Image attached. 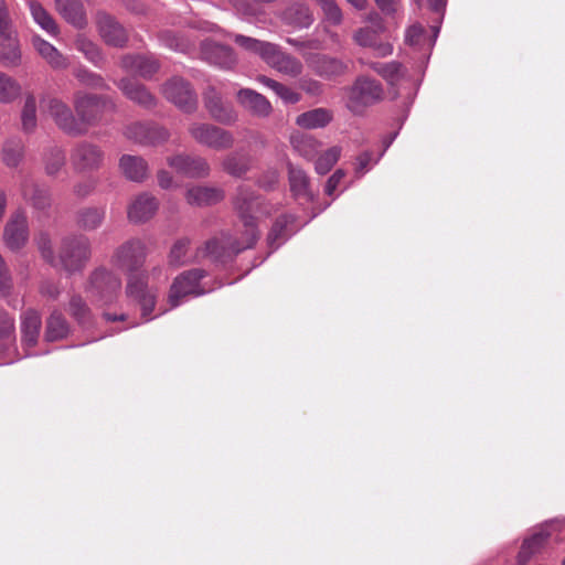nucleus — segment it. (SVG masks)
Here are the masks:
<instances>
[{
  "instance_id": "f257e3e1",
  "label": "nucleus",
  "mask_w": 565,
  "mask_h": 565,
  "mask_svg": "<svg viewBox=\"0 0 565 565\" xmlns=\"http://www.w3.org/2000/svg\"><path fill=\"white\" fill-rule=\"evenodd\" d=\"M233 206L245 227L243 235L245 245L237 246L234 249V252H242L253 247L258 239L257 214L269 215L270 211L263 204L260 196L246 185H239L236 189Z\"/></svg>"
},
{
  "instance_id": "f03ea898",
  "label": "nucleus",
  "mask_w": 565,
  "mask_h": 565,
  "mask_svg": "<svg viewBox=\"0 0 565 565\" xmlns=\"http://www.w3.org/2000/svg\"><path fill=\"white\" fill-rule=\"evenodd\" d=\"M73 107L84 130L83 136L88 134L90 127L102 122L105 113H114L117 108L111 97L84 90L74 93Z\"/></svg>"
},
{
  "instance_id": "7ed1b4c3",
  "label": "nucleus",
  "mask_w": 565,
  "mask_h": 565,
  "mask_svg": "<svg viewBox=\"0 0 565 565\" xmlns=\"http://www.w3.org/2000/svg\"><path fill=\"white\" fill-rule=\"evenodd\" d=\"M90 255L92 247L88 237L85 235L65 236L60 243L55 268L64 270L68 275L82 271Z\"/></svg>"
},
{
  "instance_id": "20e7f679",
  "label": "nucleus",
  "mask_w": 565,
  "mask_h": 565,
  "mask_svg": "<svg viewBox=\"0 0 565 565\" xmlns=\"http://www.w3.org/2000/svg\"><path fill=\"white\" fill-rule=\"evenodd\" d=\"M148 279L166 281L168 279V274L163 266L157 265L153 266L146 276H129L126 287L127 296L138 301L141 307L142 317L145 318H148L152 313L157 298L156 291L150 289L148 286Z\"/></svg>"
},
{
  "instance_id": "39448f33",
  "label": "nucleus",
  "mask_w": 565,
  "mask_h": 565,
  "mask_svg": "<svg viewBox=\"0 0 565 565\" xmlns=\"http://www.w3.org/2000/svg\"><path fill=\"white\" fill-rule=\"evenodd\" d=\"M147 245L137 237H132L120 244L111 255V264L117 269L136 275L146 263Z\"/></svg>"
},
{
  "instance_id": "423d86ee",
  "label": "nucleus",
  "mask_w": 565,
  "mask_h": 565,
  "mask_svg": "<svg viewBox=\"0 0 565 565\" xmlns=\"http://www.w3.org/2000/svg\"><path fill=\"white\" fill-rule=\"evenodd\" d=\"M384 90L376 79L360 76L350 88L348 96V108L354 114H362L363 110L383 99Z\"/></svg>"
},
{
  "instance_id": "0eeeda50",
  "label": "nucleus",
  "mask_w": 565,
  "mask_h": 565,
  "mask_svg": "<svg viewBox=\"0 0 565 565\" xmlns=\"http://www.w3.org/2000/svg\"><path fill=\"white\" fill-rule=\"evenodd\" d=\"M188 132L201 146L221 151L234 146V136L231 131L207 122H192Z\"/></svg>"
},
{
  "instance_id": "6e6552de",
  "label": "nucleus",
  "mask_w": 565,
  "mask_h": 565,
  "mask_svg": "<svg viewBox=\"0 0 565 565\" xmlns=\"http://www.w3.org/2000/svg\"><path fill=\"white\" fill-rule=\"evenodd\" d=\"M206 276V271L201 268H192L178 275L170 287L168 301L172 308L180 305L182 298L186 296H201L205 290L201 287V280Z\"/></svg>"
},
{
  "instance_id": "1a4fd4ad",
  "label": "nucleus",
  "mask_w": 565,
  "mask_h": 565,
  "mask_svg": "<svg viewBox=\"0 0 565 565\" xmlns=\"http://www.w3.org/2000/svg\"><path fill=\"white\" fill-rule=\"evenodd\" d=\"M42 103L58 129L71 137L83 136L84 130L82 129L81 121L77 120L76 113L74 114L65 102L56 97H47Z\"/></svg>"
},
{
  "instance_id": "9d476101",
  "label": "nucleus",
  "mask_w": 565,
  "mask_h": 565,
  "mask_svg": "<svg viewBox=\"0 0 565 565\" xmlns=\"http://www.w3.org/2000/svg\"><path fill=\"white\" fill-rule=\"evenodd\" d=\"M71 164L76 172H93L102 168L105 153L90 141H79L71 150Z\"/></svg>"
},
{
  "instance_id": "9b49d317",
  "label": "nucleus",
  "mask_w": 565,
  "mask_h": 565,
  "mask_svg": "<svg viewBox=\"0 0 565 565\" xmlns=\"http://www.w3.org/2000/svg\"><path fill=\"white\" fill-rule=\"evenodd\" d=\"M164 97L184 113H193L198 107V97L191 84L182 77H172L162 88Z\"/></svg>"
},
{
  "instance_id": "f8f14e48",
  "label": "nucleus",
  "mask_w": 565,
  "mask_h": 565,
  "mask_svg": "<svg viewBox=\"0 0 565 565\" xmlns=\"http://www.w3.org/2000/svg\"><path fill=\"white\" fill-rule=\"evenodd\" d=\"M121 287L120 278L106 268L95 269L88 279L86 291L102 301H110Z\"/></svg>"
},
{
  "instance_id": "ddd939ff",
  "label": "nucleus",
  "mask_w": 565,
  "mask_h": 565,
  "mask_svg": "<svg viewBox=\"0 0 565 565\" xmlns=\"http://www.w3.org/2000/svg\"><path fill=\"white\" fill-rule=\"evenodd\" d=\"M4 245L12 252L22 249L29 241V223L23 210L13 212L3 228Z\"/></svg>"
},
{
  "instance_id": "4468645a",
  "label": "nucleus",
  "mask_w": 565,
  "mask_h": 565,
  "mask_svg": "<svg viewBox=\"0 0 565 565\" xmlns=\"http://www.w3.org/2000/svg\"><path fill=\"white\" fill-rule=\"evenodd\" d=\"M124 136L138 145L157 146L167 141L170 134L166 128L158 125L137 121L124 128Z\"/></svg>"
},
{
  "instance_id": "2eb2a0df",
  "label": "nucleus",
  "mask_w": 565,
  "mask_h": 565,
  "mask_svg": "<svg viewBox=\"0 0 565 565\" xmlns=\"http://www.w3.org/2000/svg\"><path fill=\"white\" fill-rule=\"evenodd\" d=\"M95 19L98 34L107 45L124 47L127 44V30L115 17L105 11H98Z\"/></svg>"
},
{
  "instance_id": "dca6fc26",
  "label": "nucleus",
  "mask_w": 565,
  "mask_h": 565,
  "mask_svg": "<svg viewBox=\"0 0 565 565\" xmlns=\"http://www.w3.org/2000/svg\"><path fill=\"white\" fill-rule=\"evenodd\" d=\"M168 164L178 173L191 179H204L211 173L207 160L200 156L179 153L167 159Z\"/></svg>"
},
{
  "instance_id": "f3484780",
  "label": "nucleus",
  "mask_w": 565,
  "mask_h": 565,
  "mask_svg": "<svg viewBox=\"0 0 565 565\" xmlns=\"http://www.w3.org/2000/svg\"><path fill=\"white\" fill-rule=\"evenodd\" d=\"M200 54L203 61L222 70H232L237 64V56L232 47L212 40L201 43Z\"/></svg>"
},
{
  "instance_id": "a211bd4d",
  "label": "nucleus",
  "mask_w": 565,
  "mask_h": 565,
  "mask_svg": "<svg viewBox=\"0 0 565 565\" xmlns=\"http://www.w3.org/2000/svg\"><path fill=\"white\" fill-rule=\"evenodd\" d=\"M307 66L319 77L331 79L345 74L348 65L340 58L320 54L310 53L305 56Z\"/></svg>"
},
{
  "instance_id": "6ab92c4d",
  "label": "nucleus",
  "mask_w": 565,
  "mask_h": 565,
  "mask_svg": "<svg viewBox=\"0 0 565 565\" xmlns=\"http://www.w3.org/2000/svg\"><path fill=\"white\" fill-rule=\"evenodd\" d=\"M204 106L210 116L222 125H233L237 121L238 115L232 105L223 102L221 94L212 86L203 94Z\"/></svg>"
},
{
  "instance_id": "aec40b11",
  "label": "nucleus",
  "mask_w": 565,
  "mask_h": 565,
  "mask_svg": "<svg viewBox=\"0 0 565 565\" xmlns=\"http://www.w3.org/2000/svg\"><path fill=\"white\" fill-rule=\"evenodd\" d=\"M264 62L277 72L290 76L298 77L303 72L302 62L296 56L288 54L273 43Z\"/></svg>"
},
{
  "instance_id": "412c9836",
  "label": "nucleus",
  "mask_w": 565,
  "mask_h": 565,
  "mask_svg": "<svg viewBox=\"0 0 565 565\" xmlns=\"http://www.w3.org/2000/svg\"><path fill=\"white\" fill-rule=\"evenodd\" d=\"M282 24L297 30L308 29L315 21L310 7L300 0L287 4L277 15Z\"/></svg>"
},
{
  "instance_id": "4be33fe9",
  "label": "nucleus",
  "mask_w": 565,
  "mask_h": 565,
  "mask_svg": "<svg viewBox=\"0 0 565 565\" xmlns=\"http://www.w3.org/2000/svg\"><path fill=\"white\" fill-rule=\"evenodd\" d=\"M158 209V199L149 192H141L128 205L127 217L134 224H142L151 220Z\"/></svg>"
},
{
  "instance_id": "5701e85b",
  "label": "nucleus",
  "mask_w": 565,
  "mask_h": 565,
  "mask_svg": "<svg viewBox=\"0 0 565 565\" xmlns=\"http://www.w3.org/2000/svg\"><path fill=\"white\" fill-rule=\"evenodd\" d=\"M23 200L38 212H47L52 205V194L47 186L40 185L31 179H23L20 184Z\"/></svg>"
},
{
  "instance_id": "b1692460",
  "label": "nucleus",
  "mask_w": 565,
  "mask_h": 565,
  "mask_svg": "<svg viewBox=\"0 0 565 565\" xmlns=\"http://www.w3.org/2000/svg\"><path fill=\"white\" fill-rule=\"evenodd\" d=\"M237 103L252 116L268 117L273 107L270 102L262 94L250 88H242L236 94Z\"/></svg>"
},
{
  "instance_id": "393cba45",
  "label": "nucleus",
  "mask_w": 565,
  "mask_h": 565,
  "mask_svg": "<svg viewBox=\"0 0 565 565\" xmlns=\"http://www.w3.org/2000/svg\"><path fill=\"white\" fill-rule=\"evenodd\" d=\"M116 84L122 94L138 106L151 109L157 105L156 97L145 85L128 77L121 78Z\"/></svg>"
},
{
  "instance_id": "a878e982",
  "label": "nucleus",
  "mask_w": 565,
  "mask_h": 565,
  "mask_svg": "<svg viewBox=\"0 0 565 565\" xmlns=\"http://www.w3.org/2000/svg\"><path fill=\"white\" fill-rule=\"evenodd\" d=\"M225 192L218 186L193 185L185 191V201L192 206H209L224 200Z\"/></svg>"
},
{
  "instance_id": "bb28decb",
  "label": "nucleus",
  "mask_w": 565,
  "mask_h": 565,
  "mask_svg": "<svg viewBox=\"0 0 565 565\" xmlns=\"http://www.w3.org/2000/svg\"><path fill=\"white\" fill-rule=\"evenodd\" d=\"M124 71L137 74L143 78H150L159 70V63L153 56L139 54H126L120 58Z\"/></svg>"
},
{
  "instance_id": "cd10ccee",
  "label": "nucleus",
  "mask_w": 565,
  "mask_h": 565,
  "mask_svg": "<svg viewBox=\"0 0 565 565\" xmlns=\"http://www.w3.org/2000/svg\"><path fill=\"white\" fill-rule=\"evenodd\" d=\"M119 170L127 180L136 183H142L149 175V164L140 156L122 154Z\"/></svg>"
},
{
  "instance_id": "c85d7f7f",
  "label": "nucleus",
  "mask_w": 565,
  "mask_h": 565,
  "mask_svg": "<svg viewBox=\"0 0 565 565\" xmlns=\"http://www.w3.org/2000/svg\"><path fill=\"white\" fill-rule=\"evenodd\" d=\"M245 245V238L242 241H232L230 237L225 238H212L205 243L202 248L203 256L210 257L213 260H224L227 257L238 254L234 252L235 247Z\"/></svg>"
},
{
  "instance_id": "c756f323",
  "label": "nucleus",
  "mask_w": 565,
  "mask_h": 565,
  "mask_svg": "<svg viewBox=\"0 0 565 565\" xmlns=\"http://www.w3.org/2000/svg\"><path fill=\"white\" fill-rule=\"evenodd\" d=\"M32 45L40 56L53 70H65L70 65L68 58L63 55L53 44L42 39L40 35L32 36Z\"/></svg>"
},
{
  "instance_id": "7c9ffc66",
  "label": "nucleus",
  "mask_w": 565,
  "mask_h": 565,
  "mask_svg": "<svg viewBox=\"0 0 565 565\" xmlns=\"http://www.w3.org/2000/svg\"><path fill=\"white\" fill-rule=\"evenodd\" d=\"M42 327V319L39 311L28 309L21 316L22 343L26 348H33L38 343Z\"/></svg>"
},
{
  "instance_id": "2f4dec72",
  "label": "nucleus",
  "mask_w": 565,
  "mask_h": 565,
  "mask_svg": "<svg viewBox=\"0 0 565 565\" xmlns=\"http://www.w3.org/2000/svg\"><path fill=\"white\" fill-rule=\"evenodd\" d=\"M105 218V206H84L76 212L75 223L78 228L85 232H93L104 224Z\"/></svg>"
},
{
  "instance_id": "473e14b6",
  "label": "nucleus",
  "mask_w": 565,
  "mask_h": 565,
  "mask_svg": "<svg viewBox=\"0 0 565 565\" xmlns=\"http://www.w3.org/2000/svg\"><path fill=\"white\" fill-rule=\"evenodd\" d=\"M21 58L18 32L0 35V62L7 67H15L21 64Z\"/></svg>"
},
{
  "instance_id": "72a5a7b5",
  "label": "nucleus",
  "mask_w": 565,
  "mask_h": 565,
  "mask_svg": "<svg viewBox=\"0 0 565 565\" xmlns=\"http://www.w3.org/2000/svg\"><path fill=\"white\" fill-rule=\"evenodd\" d=\"M222 170L231 177L242 178L252 167V158L244 152L233 151L221 161Z\"/></svg>"
},
{
  "instance_id": "f704fd0d",
  "label": "nucleus",
  "mask_w": 565,
  "mask_h": 565,
  "mask_svg": "<svg viewBox=\"0 0 565 565\" xmlns=\"http://www.w3.org/2000/svg\"><path fill=\"white\" fill-rule=\"evenodd\" d=\"M75 49L95 67L103 68L106 64V56L102 49L85 34H77L74 40Z\"/></svg>"
},
{
  "instance_id": "c9c22d12",
  "label": "nucleus",
  "mask_w": 565,
  "mask_h": 565,
  "mask_svg": "<svg viewBox=\"0 0 565 565\" xmlns=\"http://www.w3.org/2000/svg\"><path fill=\"white\" fill-rule=\"evenodd\" d=\"M33 21L47 34L56 36L60 33L58 25L51 13L36 0H28Z\"/></svg>"
},
{
  "instance_id": "e433bc0d",
  "label": "nucleus",
  "mask_w": 565,
  "mask_h": 565,
  "mask_svg": "<svg viewBox=\"0 0 565 565\" xmlns=\"http://www.w3.org/2000/svg\"><path fill=\"white\" fill-rule=\"evenodd\" d=\"M70 323L65 317L57 310L52 311L46 319L44 339L47 342L60 341L70 334Z\"/></svg>"
},
{
  "instance_id": "4c0bfd02",
  "label": "nucleus",
  "mask_w": 565,
  "mask_h": 565,
  "mask_svg": "<svg viewBox=\"0 0 565 565\" xmlns=\"http://www.w3.org/2000/svg\"><path fill=\"white\" fill-rule=\"evenodd\" d=\"M332 120V113L326 108H315L297 116L296 124L305 129L326 127Z\"/></svg>"
},
{
  "instance_id": "58836bf2",
  "label": "nucleus",
  "mask_w": 565,
  "mask_h": 565,
  "mask_svg": "<svg viewBox=\"0 0 565 565\" xmlns=\"http://www.w3.org/2000/svg\"><path fill=\"white\" fill-rule=\"evenodd\" d=\"M294 222L295 217L288 214L281 215L276 220L267 236L271 248H278L295 232V230H289V225Z\"/></svg>"
},
{
  "instance_id": "ea45409f",
  "label": "nucleus",
  "mask_w": 565,
  "mask_h": 565,
  "mask_svg": "<svg viewBox=\"0 0 565 565\" xmlns=\"http://www.w3.org/2000/svg\"><path fill=\"white\" fill-rule=\"evenodd\" d=\"M288 179L290 190L297 198H303L311 201L313 195L309 190V178L302 169L296 168L292 164L288 166Z\"/></svg>"
},
{
  "instance_id": "a19ab883",
  "label": "nucleus",
  "mask_w": 565,
  "mask_h": 565,
  "mask_svg": "<svg viewBox=\"0 0 565 565\" xmlns=\"http://www.w3.org/2000/svg\"><path fill=\"white\" fill-rule=\"evenodd\" d=\"M226 35L231 38L237 46L246 52L260 56L263 61L265 60V56L268 53L270 45L273 44L270 42L262 41L238 33H227Z\"/></svg>"
},
{
  "instance_id": "79ce46f5",
  "label": "nucleus",
  "mask_w": 565,
  "mask_h": 565,
  "mask_svg": "<svg viewBox=\"0 0 565 565\" xmlns=\"http://www.w3.org/2000/svg\"><path fill=\"white\" fill-rule=\"evenodd\" d=\"M24 150H25L24 143L20 138H18V137L9 138L3 143V147L1 150V158H2L3 163L10 168L18 167L21 163V161L23 160Z\"/></svg>"
},
{
  "instance_id": "37998d69",
  "label": "nucleus",
  "mask_w": 565,
  "mask_h": 565,
  "mask_svg": "<svg viewBox=\"0 0 565 565\" xmlns=\"http://www.w3.org/2000/svg\"><path fill=\"white\" fill-rule=\"evenodd\" d=\"M43 167L47 177H56L65 167L66 157L65 152L60 147H51L43 153Z\"/></svg>"
},
{
  "instance_id": "c03bdc74",
  "label": "nucleus",
  "mask_w": 565,
  "mask_h": 565,
  "mask_svg": "<svg viewBox=\"0 0 565 565\" xmlns=\"http://www.w3.org/2000/svg\"><path fill=\"white\" fill-rule=\"evenodd\" d=\"M548 533L541 530L531 537L524 540L518 555V565H525L531 556L535 554L547 541Z\"/></svg>"
},
{
  "instance_id": "a18cd8bd",
  "label": "nucleus",
  "mask_w": 565,
  "mask_h": 565,
  "mask_svg": "<svg viewBox=\"0 0 565 565\" xmlns=\"http://www.w3.org/2000/svg\"><path fill=\"white\" fill-rule=\"evenodd\" d=\"M67 312L81 326L88 327L92 323V311L79 295H73L70 299Z\"/></svg>"
},
{
  "instance_id": "49530a36",
  "label": "nucleus",
  "mask_w": 565,
  "mask_h": 565,
  "mask_svg": "<svg viewBox=\"0 0 565 565\" xmlns=\"http://www.w3.org/2000/svg\"><path fill=\"white\" fill-rule=\"evenodd\" d=\"M73 76L77 79V82L88 88L92 89H108L109 86L106 83L105 78L84 65H78L73 70Z\"/></svg>"
},
{
  "instance_id": "de8ad7c7",
  "label": "nucleus",
  "mask_w": 565,
  "mask_h": 565,
  "mask_svg": "<svg viewBox=\"0 0 565 565\" xmlns=\"http://www.w3.org/2000/svg\"><path fill=\"white\" fill-rule=\"evenodd\" d=\"M38 125L36 102L32 94H28L21 110V129L24 134H32Z\"/></svg>"
},
{
  "instance_id": "09e8293b",
  "label": "nucleus",
  "mask_w": 565,
  "mask_h": 565,
  "mask_svg": "<svg viewBox=\"0 0 565 565\" xmlns=\"http://www.w3.org/2000/svg\"><path fill=\"white\" fill-rule=\"evenodd\" d=\"M294 148L306 159H313L319 150V142L309 135H301L292 138Z\"/></svg>"
},
{
  "instance_id": "8fccbe9b",
  "label": "nucleus",
  "mask_w": 565,
  "mask_h": 565,
  "mask_svg": "<svg viewBox=\"0 0 565 565\" xmlns=\"http://www.w3.org/2000/svg\"><path fill=\"white\" fill-rule=\"evenodd\" d=\"M158 39L162 45L177 52H186L191 47L190 41L170 30L159 32Z\"/></svg>"
},
{
  "instance_id": "3c124183",
  "label": "nucleus",
  "mask_w": 565,
  "mask_h": 565,
  "mask_svg": "<svg viewBox=\"0 0 565 565\" xmlns=\"http://www.w3.org/2000/svg\"><path fill=\"white\" fill-rule=\"evenodd\" d=\"M370 67L379 75H381L384 79L391 83L397 81L403 75V66L399 62L396 61H391L387 63H371Z\"/></svg>"
},
{
  "instance_id": "603ef678",
  "label": "nucleus",
  "mask_w": 565,
  "mask_h": 565,
  "mask_svg": "<svg viewBox=\"0 0 565 565\" xmlns=\"http://www.w3.org/2000/svg\"><path fill=\"white\" fill-rule=\"evenodd\" d=\"M21 87L15 79L0 72V102L10 103L20 94Z\"/></svg>"
},
{
  "instance_id": "864d4df0",
  "label": "nucleus",
  "mask_w": 565,
  "mask_h": 565,
  "mask_svg": "<svg viewBox=\"0 0 565 565\" xmlns=\"http://www.w3.org/2000/svg\"><path fill=\"white\" fill-rule=\"evenodd\" d=\"M34 239L42 258L52 267H56L57 260L53 250L50 234L46 232H40Z\"/></svg>"
},
{
  "instance_id": "5fc2aeb1",
  "label": "nucleus",
  "mask_w": 565,
  "mask_h": 565,
  "mask_svg": "<svg viewBox=\"0 0 565 565\" xmlns=\"http://www.w3.org/2000/svg\"><path fill=\"white\" fill-rule=\"evenodd\" d=\"M340 148L332 147L324 151L316 161L315 169L317 173L323 175L328 173L340 158Z\"/></svg>"
},
{
  "instance_id": "6e6d98bb",
  "label": "nucleus",
  "mask_w": 565,
  "mask_h": 565,
  "mask_svg": "<svg viewBox=\"0 0 565 565\" xmlns=\"http://www.w3.org/2000/svg\"><path fill=\"white\" fill-rule=\"evenodd\" d=\"M320 6L327 22L339 25L343 21V12L335 0H316Z\"/></svg>"
},
{
  "instance_id": "4d7b16f0",
  "label": "nucleus",
  "mask_w": 565,
  "mask_h": 565,
  "mask_svg": "<svg viewBox=\"0 0 565 565\" xmlns=\"http://www.w3.org/2000/svg\"><path fill=\"white\" fill-rule=\"evenodd\" d=\"M190 245L189 238L178 239L171 247L168 260L171 266L178 267L185 263V256Z\"/></svg>"
},
{
  "instance_id": "13d9d810",
  "label": "nucleus",
  "mask_w": 565,
  "mask_h": 565,
  "mask_svg": "<svg viewBox=\"0 0 565 565\" xmlns=\"http://www.w3.org/2000/svg\"><path fill=\"white\" fill-rule=\"evenodd\" d=\"M379 31L371 28H360L353 34L355 43L363 47H373L376 44Z\"/></svg>"
},
{
  "instance_id": "bf43d9fd",
  "label": "nucleus",
  "mask_w": 565,
  "mask_h": 565,
  "mask_svg": "<svg viewBox=\"0 0 565 565\" xmlns=\"http://www.w3.org/2000/svg\"><path fill=\"white\" fill-rule=\"evenodd\" d=\"M278 181V171L276 169H268L258 177L256 183L260 189L265 191H271L276 188Z\"/></svg>"
},
{
  "instance_id": "052dcab7",
  "label": "nucleus",
  "mask_w": 565,
  "mask_h": 565,
  "mask_svg": "<svg viewBox=\"0 0 565 565\" xmlns=\"http://www.w3.org/2000/svg\"><path fill=\"white\" fill-rule=\"evenodd\" d=\"M14 318L4 310L0 309V339L4 340L14 337Z\"/></svg>"
},
{
  "instance_id": "680f3d73",
  "label": "nucleus",
  "mask_w": 565,
  "mask_h": 565,
  "mask_svg": "<svg viewBox=\"0 0 565 565\" xmlns=\"http://www.w3.org/2000/svg\"><path fill=\"white\" fill-rule=\"evenodd\" d=\"M17 33L4 0H0V35Z\"/></svg>"
},
{
  "instance_id": "e2e57ef3",
  "label": "nucleus",
  "mask_w": 565,
  "mask_h": 565,
  "mask_svg": "<svg viewBox=\"0 0 565 565\" xmlns=\"http://www.w3.org/2000/svg\"><path fill=\"white\" fill-rule=\"evenodd\" d=\"M379 10L386 17L394 18L401 8L399 0H373Z\"/></svg>"
},
{
  "instance_id": "0e129e2a",
  "label": "nucleus",
  "mask_w": 565,
  "mask_h": 565,
  "mask_svg": "<svg viewBox=\"0 0 565 565\" xmlns=\"http://www.w3.org/2000/svg\"><path fill=\"white\" fill-rule=\"evenodd\" d=\"M274 92L288 104H297L301 99L300 94L281 83H278Z\"/></svg>"
},
{
  "instance_id": "69168bd1",
  "label": "nucleus",
  "mask_w": 565,
  "mask_h": 565,
  "mask_svg": "<svg viewBox=\"0 0 565 565\" xmlns=\"http://www.w3.org/2000/svg\"><path fill=\"white\" fill-rule=\"evenodd\" d=\"M11 289V278L7 265L0 255V292L7 296Z\"/></svg>"
},
{
  "instance_id": "338daca9",
  "label": "nucleus",
  "mask_w": 565,
  "mask_h": 565,
  "mask_svg": "<svg viewBox=\"0 0 565 565\" xmlns=\"http://www.w3.org/2000/svg\"><path fill=\"white\" fill-rule=\"evenodd\" d=\"M239 14L252 17L255 14V8L249 0H226Z\"/></svg>"
},
{
  "instance_id": "774afa93",
  "label": "nucleus",
  "mask_w": 565,
  "mask_h": 565,
  "mask_svg": "<svg viewBox=\"0 0 565 565\" xmlns=\"http://www.w3.org/2000/svg\"><path fill=\"white\" fill-rule=\"evenodd\" d=\"M299 86L311 96H318L322 93V84L316 79L303 78L300 81Z\"/></svg>"
}]
</instances>
